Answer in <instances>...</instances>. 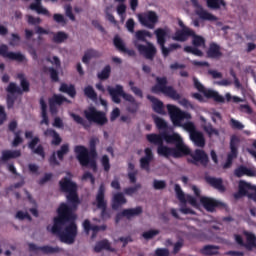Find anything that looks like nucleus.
Masks as SVG:
<instances>
[{
    "label": "nucleus",
    "mask_w": 256,
    "mask_h": 256,
    "mask_svg": "<svg viewBox=\"0 0 256 256\" xmlns=\"http://www.w3.org/2000/svg\"><path fill=\"white\" fill-rule=\"evenodd\" d=\"M125 203H127V198H125V193L123 194V192H117L113 195L112 209H114V211H117V209H119L121 205H125Z\"/></svg>",
    "instance_id": "nucleus-30"
},
{
    "label": "nucleus",
    "mask_w": 256,
    "mask_h": 256,
    "mask_svg": "<svg viewBox=\"0 0 256 256\" xmlns=\"http://www.w3.org/2000/svg\"><path fill=\"white\" fill-rule=\"evenodd\" d=\"M185 53H191L192 55H195L196 57H203V51H201L197 47L193 46H186L184 47Z\"/></svg>",
    "instance_id": "nucleus-53"
},
{
    "label": "nucleus",
    "mask_w": 256,
    "mask_h": 256,
    "mask_svg": "<svg viewBox=\"0 0 256 256\" xmlns=\"http://www.w3.org/2000/svg\"><path fill=\"white\" fill-rule=\"evenodd\" d=\"M146 139L148 143L157 145V153L161 157H173L174 159H181L187 155H191V150L183 143V138L178 133L169 134L164 131L159 134H147Z\"/></svg>",
    "instance_id": "nucleus-2"
},
{
    "label": "nucleus",
    "mask_w": 256,
    "mask_h": 256,
    "mask_svg": "<svg viewBox=\"0 0 256 256\" xmlns=\"http://www.w3.org/2000/svg\"><path fill=\"white\" fill-rule=\"evenodd\" d=\"M40 109H41V125H49V116L47 115V102H45V98H40Z\"/></svg>",
    "instance_id": "nucleus-37"
},
{
    "label": "nucleus",
    "mask_w": 256,
    "mask_h": 256,
    "mask_svg": "<svg viewBox=\"0 0 256 256\" xmlns=\"http://www.w3.org/2000/svg\"><path fill=\"white\" fill-rule=\"evenodd\" d=\"M96 207L101 210L100 217L103 221L111 219V212L107 209V200H105V186L100 185L96 195Z\"/></svg>",
    "instance_id": "nucleus-8"
},
{
    "label": "nucleus",
    "mask_w": 256,
    "mask_h": 256,
    "mask_svg": "<svg viewBox=\"0 0 256 256\" xmlns=\"http://www.w3.org/2000/svg\"><path fill=\"white\" fill-rule=\"evenodd\" d=\"M94 253H101V251H111V243H109V240L104 239L101 241L96 242L94 246Z\"/></svg>",
    "instance_id": "nucleus-39"
},
{
    "label": "nucleus",
    "mask_w": 256,
    "mask_h": 256,
    "mask_svg": "<svg viewBox=\"0 0 256 256\" xmlns=\"http://www.w3.org/2000/svg\"><path fill=\"white\" fill-rule=\"evenodd\" d=\"M239 111H241V113H247V115H253V109L248 104H241Z\"/></svg>",
    "instance_id": "nucleus-62"
},
{
    "label": "nucleus",
    "mask_w": 256,
    "mask_h": 256,
    "mask_svg": "<svg viewBox=\"0 0 256 256\" xmlns=\"http://www.w3.org/2000/svg\"><path fill=\"white\" fill-rule=\"evenodd\" d=\"M29 247V251H41L42 253H44V255H53V253H60L61 252V248H59V246L53 247V246H37V244H33V243H29L28 244Z\"/></svg>",
    "instance_id": "nucleus-20"
},
{
    "label": "nucleus",
    "mask_w": 256,
    "mask_h": 256,
    "mask_svg": "<svg viewBox=\"0 0 256 256\" xmlns=\"http://www.w3.org/2000/svg\"><path fill=\"white\" fill-rule=\"evenodd\" d=\"M193 82L195 89H197L199 93H203L206 99H213L215 103H225V97L221 96L219 92L212 89H206L197 78H193Z\"/></svg>",
    "instance_id": "nucleus-10"
},
{
    "label": "nucleus",
    "mask_w": 256,
    "mask_h": 256,
    "mask_svg": "<svg viewBox=\"0 0 256 256\" xmlns=\"http://www.w3.org/2000/svg\"><path fill=\"white\" fill-rule=\"evenodd\" d=\"M82 225L85 233L87 234H89L90 231H92L93 233H98L99 231L107 230V225H101V226L91 225V221H89V219L84 220Z\"/></svg>",
    "instance_id": "nucleus-31"
},
{
    "label": "nucleus",
    "mask_w": 256,
    "mask_h": 256,
    "mask_svg": "<svg viewBox=\"0 0 256 256\" xmlns=\"http://www.w3.org/2000/svg\"><path fill=\"white\" fill-rule=\"evenodd\" d=\"M41 139L39 136H35L32 138V140L28 143V148L32 150V153L34 155H39L40 157H45V148H43V145L39 144ZM37 144H39L37 146Z\"/></svg>",
    "instance_id": "nucleus-21"
},
{
    "label": "nucleus",
    "mask_w": 256,
    "mask_h": 256,
    "mask_svg": "<svg viewBox=\"0 0 256 256\" xmlns=\"http://www.w3.org/2000/svg\"><path fill=\"white\" fill-rule=\"evenodd\" d=\"M59 91L60 93H66L72 99H75V97H77V90L75 89V85L73 84L68 85L67 83H61Z\"/></svg>",
    "instance_id": "nucleus-36"
},
{
    "label": "nucleus",
    "mask_w": 256,
    "mask_h": 256,
    "mask_svg": "<svg viewBox=\"0 0 256 256\" xmlns=\"http://www.w3.org/2000/svg\"><path fill=\"white\" fill-rule=\"evenodd\" d=\"M171 33V29L169 27L157 28L154 31V35H156L157 43L160 46L163 57H169V53H171V48L165 47L167 43V37Z\"/></svg>",
    "instance_id": "nucleus-9"
},
{
    "label": "nucleus",
    "mask_w": 256,
    "mask_h": 256,
    "mask_svg": "<svg viewBox=\"0 0 256 256\" xmlns=\"http://www.w3.org/2000/svg\"><path fill=\"white\" fill-rule=\"evenodd\" d=\"M239 138L237 136H232L230 139V153L227 155V159L233 161L237 159V155H239Z\"/></svg>",
    "instance_id": "nucleus-27"
},
{
    "label": "nucleus",
    "mask_w": 256,
    "mask_h": 256,
    "mask_svg": "<svg viewBox=\"0 0 256 256\" xmlns=\"http://www.w3.org/2000/svg\"><path fill=\"white\" fill-rule=\"evenodd\" d=\"M156 235H159V230H148L143 232L142 237H144L146 240H149L153 239V237H156Z\"/></svg>",
    "instance_id": "nucleus-58"
},
{
    "label": "nucleus",
    "mask_w": 256,
    "mask_h": 256,
    "mask_svg": "<svg viewBox=\"0 0 256 256\" xmlns=\"http://www.w3.org/2000/svg\"><path fill=\"white\" fill-rule=\"evenodd\" d=\"M234 175L235 177L239 178L243 177L244 175H246L247 177H255L256 173L255 170L241 165L234 170Z\"/></svg>",
    "instance_id": "nucleus-32"
},
{
    "label": "nucleus",
    "mask_w": 256,
    "mask_h": 256,
    "mask_svg": "<svg viewBox=\"0 0 256 256\" xmlns=\"http://www.w3.org/2000/svg\"><path fill=\"white\" fill-rule=\"evenodd\" d=\"M76 153V159H78L82 167H91L93 173H97V157L87 156V147L83 145H77L74 147Z\"/></svg>",
    "instance_id": "nucleus-6"
},
{
    "label": "nucleus",
    "mask_w": 256,
    "mask_h": 256,
    "mask_svg": "<svg viewBox=\"0 0 256 256\" xmlns=\"http://www.w3.org/2000/svg\"><path fill=\"white\" fill-rule=\"evenodd\" d=\"M67 153H69V144H63L61 147H60V150H58L56 152V155L59 159V161H63L65 155H67Z\"/></svg>",
    "instance_id": "nucleus-54"
},
{
    "label": "nucleus",
    "mask_w": 256,
    "mask_h": 256,
    "mask_svg": "<svg viewBox=\"0 0 256 256\" xmlns=\"http://www.w3.org/2000/svg\"><path fill=\"white\" fill-rule=\"evenodd\" d=\"M145 156L140 159V167L144 169V171H151V162L153 161V151L151 148H145L144 150Z\"/></svg>",
    "instance_id": "nucleus-22"
},
{
    "label": "nucleus",
    "mask_w": 256,
    "mask_h": 256,
    "mask_svg": "<svg viewBox=\"0 0 256 256\" xmlns=\"http://www.w3.org/2000/svg\"><path fill=\"white\" fill-rule=\"evenodd\" d=\"M67 39H69V35H67V33L63 31H59L56 34H54L52 40L54 43H64L65 41H67Z\"/></svg>",
    "instance_id": "nucleus-50"
},
{
    "label": "nucleus",
    "mask_w": 256,
    "mask_h": 256,
    "mask_svg": "<svg viewBox=\"0 0 256 256\" xmlns=\"http://www.w3.org/2000/svg\"><path fill=\"white\" fill-rule=\"evenodd\" d=\"M101 55V52L95 49H88L85 51L84 56L82 57V63H85V65H89L91 59H99Z\"/></svg>",
    "instance_id": "nucleus-34"
},
{
    "label": "nucleus",
    "mask_w": 256,
    "mask_h": 256,
    "mask_svg": "<svg viewBox=\"0 0 256 256\" xmlns=\"http://www.w3.org/2000/svg\"><path fill=\"white\" fill-rule=\"evenodd\" d=\"M154 123L159 131H167L169 128L167 122L161 117L156 116L154 118Z\"/></svg>",
    "instance_id": "nucleus-47"
},
{
    "label": "nucleus",
    "mask_w": 256,
    "mask_h": 256,
    "mask_svg": "<svg viewBox=\"0 0 256 256\" xmlns=\"http://www.w3.org/2000/svg\"><path fill=\"white\" fill-rule=\"evenodd\" d=\"M0 55L6 59H11V61H18V63L25 61V55L21 52H9V47L5 44L0 46Z\"/></svg>",
    "instance_id": "nucleus-18"
},
{
    "label": "nucleus",
    "mask_w": 256,
    "mask_h": 256,
    "mask_svg": "<svg viewBox=\"0 0 256 256\" xmlns=\"http://www.w3.org/2000/svg\"><path fill=\"white\" fill-rule=\"evenodd\" d=\"M48 71L50 73L51 81H53V83L59 82V72L53 67L48 68Z\"/></svg>",
    "instance_id": "nucleus-56"
},
{
    "label": "nucleus",
    "mask_w": 256,
    "mask_h": 256,
    "mask_svg": "<svg viewBox=\"0 0 256 256\" xmlns=\"http://www.w3.org/2000/svg\"><path fill=\"white\" fill-rule=\"evenodd\" d=\"M200 203L202 207H204V209L207 210L209 213L215 212V209L217 207H223L224 205L222 202H219L218 200L209 198L207 196H201Z\"/></svg>",
    "instance_id": "nucleus-19"
},
{
    "label": "nucleus",
    "mask_w": 256,
    "mask_h": 256,
    "mask_svg": "<svg viewBox=\"0 0 256 256\" xmlns=\"http://www.w3.org/2000/svg\"><path fill=\"white\" fill-rule=\"evenodd\" d=\"M141 183H137L134 186H130L127 188H124L123 193L124 195H127L128 197H133L134 195H137L139 189H141Z\"/></svg>",
    "instance_id": "nucleus-46"
},
{
    "label": "nucleus",
    "mask_w": 256,
    "mask_h": 256,
    "mask_svg": "<svg viewBox=\"0 0 256 256\" xmlns=\"http://www.w3.org/2000/svg\"><path fill=\"white\" fill-rule=\"evenodd\" d=\"M167 109L174 127H183L189 133L190 139L196 147H205V136L203 132L197 130L195 123L186 122L183 124L185 119L187 121L191 119V115L175 105L168 104Z\"/></svg>",
    "instance_id": "nucleus-3"
},
{
    "label": "nucleus",
    "mask_w": 256,
    "mask_h": 256,
    "mask_svg": "<svg viewBox=\"0 0 256 256\" xmlns=\"http://www.w3.org/2000/svg\"><path fill=\"white\" fill-rule=\"evenodd\" d=\"M113 44L116 47V49H118V51H121V53H123V51H125V49L127 48L125 46V42H123V39H121V37L119 36L114 37Z\"/></svg>",
    "instance_id": "nucleus-52"
},
{
    "label": "nucleus",
    "mask_w": 256,
    "mask_h": 256,
    "mask_svg": "<svg viewBox=\"0 0 256 256\" xmlns=\"http://www.w3.org/2000/svg\"><path fill=\"white\" fill-rule=\"evenodd\" d=\"M136 37V41H142L143 43H149V41H147V37H153V35L151 34V32L147 31V30H138L135 34Z\"/></svg>",
    "instance_id": "nucleus-45"
},
{
    "label": "nucleus",
    "mask_w": 256,
    "mask_h": 256,
    "mask_svg": "<svg viewBox=\"0 0 256 256\" xmlns=\"http://www.w3.org/2000/svg\"><path fill=\"white\" fill-rule=\"evenodd\" d=\"M134 46L138 50V52L149 61H153L155 59V55H157V48L151 42H146V45L140 44L139 41H134Z\"/></svg>",
    "instance_id": "nucleus-13"
},
{
    "label": "nucleus",
    "mask_w": 256,
    "mask_h": 256,
    "mask_svg": "<svg viewBox=\"0 0 256 256\" xmlns=\"http://www.w3.org/2000/svg\"><path fill=\"white\" fill-rule=\"evenodd\" d=\"M63 103H71V101L61 94L52 95V97L48 99L50 114L57 115V113H59V107H61Z\"/></svg>",
    "instance_id": "nucleus-14"
},
{
    "label": "nucleus",
    "mask_w": 256,
    "mask_h": 256,
    "mask_svg": "<svg viewBox=\"0 0 256 256\" xmlns=\"http://www.w3.org/2000/svg\"><path fill=\"white\" fill-rule=\"evenodd\" d=\"M253 189V185L243 180L239 182L238 192L234 193V199H241V197H249V191Z\"/></svg>",
    "instance_id": "nucleus-24"
},
{
    "label": "nucleus",
    "mask_w": 256,
    "mask_h": 256,
    "mask_svg": "<svg viewBox=\"0 0 256 256\" xmlns=\"http://www.w3.org/2000/svg\"><path fill=\"white\" fill-rule=\"evenodd\" d=\"M31 85L29 84L28 80H22L20 82V87L17 86L15 82H10L9 85L6 88L7 93L10 95H21L22 93H29L31 91Z\"/></svg>",
    "instance_id": "nucleus-15"
},
{
    "label": "nucleus",
    "mask_w": 256,
    "mask_h": 256,
    "mask_svg": "<svg viewBox=\"0 0 256 256\" xmlns=\"http://www.w3.org/2000/svg\"><path fill=\"white\" fill-rule=\"evenodd\" d=\"M168 83L167 77H157L156 84L151 88L152 93H155V95L162 93L165 97L173 99V101H179L181 94L173 86H167Z\"/></svg>",
    "instance_id": "nucleus-5"
},
{
    "label": "nucleus",
    "mask_w": 256,
    "mask_h": 256,
    "mask_svg": "<svg viewBox=\"0 0 256 256\" xmlns=\"http://www.w3.org/2000/svg\"><path fill=\"white\" fill-rule=\"evenodd\" d=\"M153 187L157 191H160L161 189H165V187H167V183L165 182V180H154Z\"/></svg>",
    "instance_id": "nucleus-57"
},
{
    "label": "nucleus",
    "mask_w": 256,
    "mask_h": 256,
    "mask_svg": "<svg viewBox=\"0 0 256 256\" xmlns=\"http://www.w3.org/2000/svg\"><path fill=\"white\" fill-rule=\"evenodd\" d=\"M147 99L152 103V109L155 111V113H158L159 115H165V109L161 100L151 95H147Z\"/></svg>",
    "instance_id": "nucleus-28"
},
{
    "label": "nucleus",
    "mask_w": 256,
    "mask_h": 256,
    "mask_svg": "<svg viewBox=\"0 0 256 256\" xmlns=\"http://www.w3.org/2000/svg\"><path fill=\"white\" fill-rule=\"evenodd\" d=\"M243 235L246 237V243H244L245 249H247V251H253V249H256L255 234L253 232L245 230L243 231Z\"/></svg>",
    "instance_id": "nucleus-29"
},
{
    "label": "nucleus",
    "mask_w": 256,
    "mask_h": 256,
    "mask_svg": "<svg viewBox=\"0 0 256 256\" xmlns=\"http://www.w3.org/2000/svg\"><path fill=\"white\" fill-rule=\"evenodd\" d=\"M191 3L193 7L196 8V15L201 19L202 21H217V17L211 13H209L207 10H204L203 6L199 4V0H191Z\"/></svg>",
    "instance_id": "nucleus-17"
},
{
    "label": "nucleus",
    "mask_w": 256,
    "mask_h": 256,
    "mask_svg": "<svg viewBox=\"0 0 256 256\" xmlns=\"http://www.w3.org/2000/svg\"><path fill=\"white\" fill-rule=\"evenodd\" d=\"M70 117H72L73 121H75V123H77L78 125H85V119H83V117H81L80 115L71 113Z\"/></svg>",
    "instance_id": "nucleus-63"
},
{
    "label": "nucleus",
    "mask_w": 256,
    "mask_h": 256,
    "mask_svg": "<svg viewBox=\"0 0 256 256\" xmlns=\"http://www.w3.org/2000/svg\"><path fill=\"white\" fill-rule=\"evenodd\" d=\"M156 256H169V249L166 248H158L155 250Z\"/></svg>",
    "instance_id": "nucleus-64"
},
{
    "label": "nucleus",
    "mask_w": 256,
    "mask_h": 256,
    "mask_svg": "<svg viewBox=\"0 0 256 256\" xmlns=\"http://www.w3.org/2000/svg\"><path fill=\"white\" fill-rule=\"evenodd\" d=\"M206 55L209 59H221V57H223L221 46L215 42L210 43Z\"/></svg>",
    "instance_id": "nucleus-26"
},
{
    "label": "nucleus",
    "mask_w": 256,
    "mask_h": 256,
    "mask_svg": "<svg viewBox=\"0 0 256 256\" xmlns=\"http://www.w3.org/2000/svg\"><path fill=\"white\" fill-rule=\"evenodd\" d=\"M226 101L229 103V101H233V103H243V99L239 96H231L230 93H226L225 95Z\"/></svg>",
    "instance_id": "nucleus-61"
},
{
    "label": "nucleus",
    "mask_w": 256,
    "mask_h": 256,
    "mask_svg": "<svg viewBox=\"0 0 256 256\" xmlns=\"http://www.w3.org/2000/svg\"><path fill=\"white\" fill-rule=\"evenodd\" d=\"M192 39V45H194V47H205V38H203L202 36H199L197 34L191 35Z\"/></svg>",
    "instance_id": "nucleus-51"
},
{
    "label": "nucleus",
    "mask_w": 256,
    "mask_h": 256,
    "mask_svg": "<svg viewBox=\"0 0 256 256\" xmlns=\"http://www.w3.org/2000/svg\"><path fill=\"white\" fill-rule=\"evenodd\" d=\"M206 5L208 9H213L214 11L221 9V7H227L225 0H206Z\"/></svg>",
    "instance_id": "nucleus-42"
},
{
    "label": "nucleus",
    "mask_w": 256,
    "mask_h": 256,
    "mask_svg": "<svg viewBox=\"0 0 256 256\" xmlns=\"http://www.w3.org/2000/svg\"><path fill=\"white\" fill-rule=\"evenodd\" d=\"M100 163H101L105 173H109V171H111V160L109 159V156L107 154H104L101 157Z\"/></svg>",
    "instance_id": "nucleus-49"
},
{
    "label": "nucleus",
    "mask_w": 256,
    "mask_h": 256,
    "mask_svg": "<svg viewBox=\"0 0 256 256\" xmlns=\"http://www.w3.org/2000/svg\"><path fill=\"white\" fill-rule=\"evenodd\" d=\"M230 125L232 129H237L238 131H241L242 129L245 128V126L241 122L233 118L230 120Z\"/></svg>",
    "instance_id": "nucleus-60"
},
{
    "label": "nucleus",
    "mask_w": 256,
    "mask_h": 256,
    "mask_svg": "<svg viewBox=\"0 0 256 256\" xmlns=\"http://www.w3.org/2000/svg\"><path fill=\"white\" fill-rule=\"evenodd\" d=\"M68 177H64L59 181L60 191L67 193L66 199L70 206L62 202L57 209V217H54V224L51 228L53 235H58L62 243L73 245L77 237V224L75 223V211L81 203L79 194L77 193V183L71 180V172H67Z\"/></svg>",
    "instance_id": "nucleus-1"
},
{
    "label": "nucleus",
    "mask_w": 256,
    "mask_h": 256,
    "mask_svg": "<svg viewBox=\"0 0 256 256\" xmlns=\"http://www.w3.org/2000/svg\"><path fill=\"white\" fill-rule=\"evenodd\" d=\"M200 253L205 256H213L219 255V246L215 245H205L201 250Z\"/></svg>",
    "instance_id": "nucleus-41"
},
{
    "label": "nucleus",
    "mask_w": 256,
    "mask_h": 256,
    "mask_svg": "<svg viewBox=\"0 0 256 256\" xmlns=\"http://www.w3.org/2000/svg\"><path fill=\"white\" fill-rule=\"evenodd\" d=\"M17 157H21V150H3L0 161L1 163H7L9 159H17Z\"/></svg>",
    "instance_id": "nucleus-33"
},
{
    "label": "nucleus",
    "mask_w": 256,
    "mask_h": 256,
    "mask_svg": "<svg viewBox=\"0 0 256 256\" xmlns=\"http://www.w3.org/2000/svg\"><path fill=\"white\" fill-rule=\"evenodd\" d=\"M200 121L204 123V125H202V129L205 131V133H207L208 137H213V135H216V137H218L219 130L215 129L211 123H207L205 117L201 116Z\"/></svg>",
    "instance_id": "nucleus-35"
},
{
    "label": "nucleus",
    "mask_w": 256,
    "mask_h": 256,
    "mask_svg": "<svg viewBox=\"0 0 256 256\" xmlns=\"http://www.w3.org/2000/svg\"><path fill=\"white\" fill-rule=\"evenodd\" d=\"M176 197L182 205H186V203H189V205H192V207H197V198L193 197L192 195H185V192L181 189V185L175 184L174 186Z\"/></svg>",
    "instance_id": "nucleus-16"
},
{
    "label": "nucleus",
    "mask_w": 256,
    "mask_h": 256,
    "mask_svg": "<svg viewBox=\"0 0 256 256\" xmlns=\"http://www.w3.org/2000/svg\"><path fill=\"white\" fill-rule=\"evenodd\" d=\"M23 143V138L21 137V131L14 133V140L12 142V147H19Z\"/></svg>",
    "instance_id": "nucleus-55"
},
{
    "label": "nucleus",
    "mask_w": 256,
    "mask_h": 256,
    "mask_svg": "<svg viewBox=\"0 0 256 256\" xmlns=\"http://www.w3.org/2000/svg\"><path fill=\"white\" fill-rule=\"evenodd\" d=\"M138 21L147 29H155V25L159 23V16L157 15V12L149 10L147 12L138 14Z\"/></svg>",
    "instance_id": "nucleus-11"
},
{
    "label": "nucleus",
    "mask_w": 256,
    "mask_h": 256,
    "mask_svg": "<svg viewBox=\"0 0 256 256\" xmlns=\"http://www.w3.org/2000/svg\"><path fill=\"white\" fill-rule=\"evenodd\" d=\"M84 116L88 121L96 123V125H100L101 127H103V125H107L109 121L105 112L98 111L95 107H89L85 110Z\"/></svg>",
    "instance_id": "nucleus-7"
},
{
    "label": "nucleus",
    "mask_w": 256,
    "mask_h": 256,
    "mask_svg": "<svg viewBox=\"0 0 256 256\" xmlns=\"http://www.w3.org/2000/svg\"><path fill=\"white\" fill-rule=\"evenodd\" d=\"M31 11H36L38 15H45V17H51V12L47 10V8H44L41 4H30Z\"/></svg>",
    "instance_id": "nucleus-43"
},
{
    "label": "nucleus",
    "mask_w": 256,
    "mask_h": 256,
    "mask_svg": "<svg viewBox=\"0 0 256 256\" xmlns=\"http://www.w3.org/2000/svg\"><path fill=\"white\" fill-rule=\"evenodd\" d=\"M97 143H99V138L92 137L89 140V149H87V156H91L93 158L97 157Z\"/></svg>",
    "instance_id": "nucleus-40"
},
{
    "label": "nucleus",
    "mask_w": 256,
    "mask_h": 256,
    "mask_svg": "<svg viewBox=\"0 0 256 256\" xmlns=\"http://www.w3.org/2000/svg\"><path fill=\"white\" fill-rule=\"evenodd\" d=\"M143 213V207L137 206L136 208H128L123 210V215L126 219H133V217H139Z\"/></svg>",
    "instance_id": "nucleus-38"
},
{
    "label": "nucleus",
    "mask_w": 256,
    "mask_h": 256,
    "mask_svg": "<svg viewBox=\"0 0 256 256\" xmlns=\"http://www.w3.org/2000/svg\"><path fill=\"white\" fill-rule=\"evenodd\" d=\"M98 79L101 81H107L109 77H111V66L106 65L100 73L97 75Z\"/></svg>",
    "instance_id": "nucleus-48"
},
{
    "label": "nucleus",
    "mask_w": 256,
    "mask_h": 256,
    "mask_svg": "<svg viewBox=\"0 0 256 256\" xmlns=\"http://www.w3.org/2000/svg\"><path fill=\"white\" fill-rule=\"evenodd\" d=\"M206 183L210 187H213L214 189H217L220 193H225L226 188L225 185H223V178H215L213 176H206L205 177Z\"/></svg>",
    "instance_id": "nucleus-25"
},
{
    "label": "nucleus",
    "mask_w": 256,
    "mask_h": 256,
    "mask_svg": "<svg viewBox=\"0 0 256 256\" xmlns=\"http://www.w3.org/2000/svg\"><path fill=\"white\" fill-rule=\"evenodd\" d=\"M27 23L28 25H41V18L34 17L32 15H27Z\"/></svg>",
    "instance_id": "nucleus-59"
},
{
    "label": "nucleus",
    "mask_w": 256,
    "mask_h": 256,
    "mask_svg": "<svg viewBox=\"0 0 256 256\" xmlns=\"http://www.w3.org/2000/svg\"><path fill=\"white\" fill-rule=\"evenodd\" d=\"M187 162L191 165H195L196 167L207 168L209 165V155L204 150L196 149L194 153L190 154V158L187 159Z\"/></svg>",
    "instance_id": "nucleus-12"
},
{
    "label": "nucleus",
    "mask_w": 256,
    "mask_h": 256,
    "mask_svg": "<svg viewBox=\"0 0 256 256\" xmlns=\"http://www.w3.org/2000/svg\"><path fill=\"white\" fill-rule=\"evenodd\" d=\"M107 91L113 103L119 105V103H121V97L124 99V101L130 103V105L127 106L128 113H137V111H139V102H137L133 95L125 92L121 84H117L115 88L108 86Z\"/></svg>",
    "instance_id": "nucleus-4"
},
{
    "label": "nucleus",
    "mask_w": 256,
    "mask_h": 256,
    "mask_svg": "<svg viewBox=\"0 0 256 256\" xmlns=\"http://www.w3.org/2000/svg\"><path fill=\"white\" fill-rule=\"evenodd\" d=\"M191 35H195V31L191 28H183L181 30H177L172 37L173 41H180V43H185Z\"/></svg>",
    "instance_id": "nucleus-23"
},
{
    "label": "nucleus",
    "mask_w": 256,
    "mask_h": 256,
    "mask_svg": "<svg viewBox=\"0 0 256 256\" xmlns=\"http://www.w3.org/2000/svg\"><path fill=\"white\" fill-rule=\"evenodd\" d=\"M83 93L85 97L91 99V101H97V92H95V88H93V86L88 85L84 87Z\"/></svg>",
    "instance_id": "nucleus-44"
}]
</instances>
